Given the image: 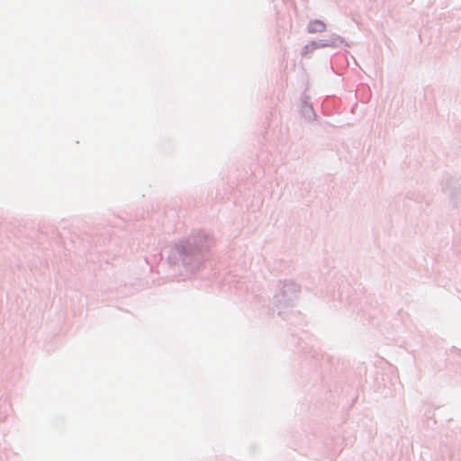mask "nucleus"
<instances>
[{
	"label": "nucleus",
	"mask_w": 461,
	"mask_h": 461,
	"mask_svg": "<svg viewBox=\"0 0 461 461\" xmlns=\"http://www.w3.org/2000/svg\"><path fill=\"white\" fill-rule=\"evenodd\" d=\"M309 29L312 32H322L325 29V24L321 21H313L310 23Z\"/></svg>",
	"instance_id": "obj_1"
}]
</instances>
